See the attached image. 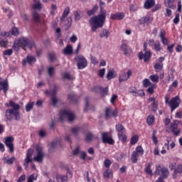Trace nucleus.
<instances>
[{"instance_id":"obj_9","label":"nucleus","mask_w":182,"mask_h":182,"mask_svg":"<svg viewBox=\"0 0 182 182\" xmlns=\"http://www.w3.org/2000/svg\"><path fill=\"white\" fill-rule=\"evenodd\" d=\"M180 97L178 96H176L169 101L168 106L171 107V112H174L180 106Z\"/></svg>"},{"instance_id":"obj_3","label":"nucleus","mask_w":182,"mask_h":182,"mask_svg":"<svg viewBox=\"0 0 182 182\" xmlns=\"http://www.w3.org/2000/svg\"><path fill=\"white\" fill-rule=\"evenodd\" d=\"M10 107L12 109H8L6 110V117L7 120H12L14 116L16 120H19L21 119V115L19 114V109L21 106L18 104L15 103L14 101L9 102Z\"/></svg>"},{"instance_id":"obj_42","label":"nucleus","mask_w":182,"mask_h":182,"mask_svg":"<svg viewBox=\"0 0 182 182\" xmlns=\"http://www.w3.org/2000/svg\"><path fill=\"white\" fill-rule=\"evenodd\" d=\"M154 49L156 52L161 50V45L160 44V41H156L154 43Z\"/></svg>"},{"instance_id":"obj_26","label":"nucleus","mask_w":182,"mask_h":182,"mask_svg":"<svg viewBox=\"0 0 182 182\" xmlns=\"http://www.w3.org/2000/svg\"><path fill=\"white\" fill-rule=\"evenodd\" d=\"M109 36H110V31H109V30L105 28L102 29V31L100 34V36L101 38H105V39H107V38H109Z\"/></svg>"},{"instance_id":"obj_21","label":"nucleus","mask_w":182,"mask_h":182,"mask_svg":"<svg viewBox=\"0 0 182 182\" xmlns=\"http://www.w3.org/2000/svg\"><path fill=\"white\" fill-rule=\"evenodd\" d=\"M182 174V165H178L176 168L174 169L173 173V178H176L178 177V176H181Z\"/></svg>"},{"instance_id":"obj_23","label":"nucleus","mask_w":182,"mask_h":182,"mask_svg":"<svg viewBox=\"0 0 182 182\" xmlns=\"http://www.w3.org/2000/svg\"><path fill=\"white\" fill-rule=\"evenodd\" d=\"M64 55H72L73 53V47L69 44L63 50Z\"/></svg>"},{"instance_id":"obj_38","label":"nucleus","mask_w":182,"mask_h":182,"mask_svg":"<svg viewBox=\"0 0 182 182\" xmlns=\"http://www.w3.org/2000/svg\"><path fill=\"white\" fill-rule=\"evenodd\" d=\"M33 19L34 22H36V23H39V22H41V17L39 16V14L36 12L33 13Z\"/></svg>"},{"instance_id":"obj_20","label":"nucleus","mask_w":182,"mask_h":182,"mask_svg":"<svg viewBox=\"0 0 182 182\" xmlns=\"http://www.w3.org/2000/svg\"><path fill=\"white\" fill-rule=\"evenodd\" d=\"M102 141L103 143H108V144H113L114 143L113 139L107 136V133L102 134Z\"/></svg>"},{"instance_id":"obj_28","label":"nucleus","mask_w":182,"mask_h":182,"mask_svg":"<svg viewBox=\"0 0 182 182\" xmlns=\"http://www.w3.org/2000/svg\"><path fill=\"white\" fill-rule=\"evenodd\" d=\"M110 116H116V112L111 110L109 108L105 109V117H110Z\"/></svg>"},{"instance_id":"obj_47","label":"nucleus","mask_w":182,"mask_h":182,"mask_svg":"<svg viewBox=\"0 0 182 182\" xmlns=\"http://www.w3.org/2000/svg\"><path fill=\"white\" fill-rule=\"evenodd\" d=\"M139 141V136L137 135H134L131 138L130 143L131 144H136Z\"/></svg>"},{"instance_id":"obj_62","label":"nucleus","mask_w":182,"mask_h":182,"mask_svg":"<svg viewBox=\"0 0 182 182\" xmlns=\"http://www.w3.org/2000/svg\"><path fill=\"white\" fill-rule=\"evenodd\" d=\"M171 122V121L170 119H168V118H166V119H165V121H164V124H165L166 129H168V128L170 127H168V125L170 124Z\"/></svg>"},{"instance_id":"obj_46","label":"nucleus","mask_w":182,"mask_h":182,"mask_svg":"<svg viewBox=\"0 0 182 182\" xmlns=\"http://www.w3.org/2000/svg\"><path fill=\"white\" fill-rule=\"evenodd\" d=\"M11 33L14 36H18V35H19V31L16 27H14L11 31Z\"/></svg>"},{"instance_id":"obj_48","label":"nucleus","mask_w":182,"mask_h":182,"mask_svg":"<svg viewBox=\"0 0 182 182\" xmlns=\"http://www.w3.org/2000/svg\"><path fill=\"white\" fill-rule=\"evenodd\" d=\"M106 73V68H102L98 71V76L100 77H104Z\"/></svg>"},{"instance_id":"obj_16","label":"nucleus","mask_w":182,"mask_h":182,"mask_svg":"<svg viewBox=\"0 0 182 182\" xmlns=\"http://www.w3.org/2000/svg\"><path fill=\"white\" fill-rule=\"evenodd\" d=\"M151 56V53L150 51H146L144 54H143V52H140L139 54V59L140 60H141V59H144V62H148Z\"/></svg>"},{"instance_id":"obj_13","label":"nucleus","mask_w":182,"mask_h":182,"mask_svg":"<svg viewBox=\"0 0 182 182\" xmlns=\"http://www.w3.org/2000/svg\"><path fill=\"white\" fill-rule=\"evenodd\" d=\"M35 62H36V58L31 54H28L26 59L23 60V66H26V63L33 65V63H35Z\"/></svg>"},{"instance_id":"obj_5","label":"nucleus","mask_w":182,"mask_h":182,"mask_svg":"<svg viewBox=\"0 0 182 182\" xmlns=\"http://www.w3.org/2000/svg\"><path fill=\"white\" fill-rule=\"evenodd\" d=\"M155 174L161 176L162 178H167L170 176V171L168 168L161 166V165H157L156 166Z\"/></svg>"},{"instance_id":"obj_45","label":"nucleus","mask_w":182,"mask_h":182,"mask_svg":"<svg viewBox=\"0 0 182 182\" xmlns=\"http://www.w3.org/2000/svg\"><path fill=\"white\" fill-rule=\"evenodd\" d=\"M145 171L149 176H153V171H151V164H148V167L145 168Z\"/></svg>"},{"instance_id":"obj_15","label":"nucleus","mask_w":182,"mask_h":182,"mask_svg":"<svg viewBox=\"0 0 182 182\" xmlns=\"http://www.w3.org/2000/svg\"><path fill=\"white\" fill-rule=\"evenodd\" d=\"M120 49L122 52H124V55H126L127 56L130 55V53H132L133 52V50L130 48H129L127 44L125 43H123L121 45Z\"/></svg>"},{"instance_id":"obj_44","label":"nucleus","mask_w":182,"mask_h":182,"mask_svg":"<svg viewBox=\"0 0 182 182\" xmlns=\"http://www.w3.org/2000/svg\"><path fill=\"white\" fill-rule=\"evenodd\" d=\"M97 6H95L92 10H89L87 14L88 16H92V15H94L95 12L97 11Z\"/></svg>"},{"instance_id":"obj_2","label":"nucleus","mask_w":182,"mask_h":182,"mask_svg":"<svg viewBox=\"0 0 182 182\" xmlns=\"http://www.w3.org/2000/svg\"><path fill=\"white\" fill-rule=\"evenodd\" d=\"M106 21V11L101 10L100 14L92 16L89 21L92 32H96L99 28H103Z\"/></svg>"},{"instance_id":"obj_22","label":"nucleus","mask_w":182,"mask_h":182,"mask_svg":"<svg viewBox=\"0 0 182 182\" xmlns=\"http://www.w3.org/2000/svg\"><path fill=\"white\" fill-rule=\"evenodd\" d=\"M110 18L113 21L123 19V18H124V13H117L115 14H111Z\"/></svg>"},{"instance_id":"obj_25","label":"nucleus","mask_w":182,"mask_h":182,"mask_svg":"<svg viewBox=\"0 0 182 182\" xmlns=\"http://www.w3.org/2000/svg\"><path fill=\"white\" fill-rule=\"evenodd\" d=\"M154 0H146L144 5V8L145 9H150V8H153L154 6Z\"/></svg>"},{"instance_id":"obj_19","label":"nucleus","mask_w":182,"mask_h":182,"mask_svg":"<svg viewBox=\"0 0 182 182\" xmlns=\"http://www.w3.org/2000/svg\"><path fill=\"white\" fill-rule=\"evenodd\" d=\"M73 15L75 22H77V21H80V19L83 18V11L80 10H75L73 12Z\"/></svg>"},{"instance_id":"obj_40","label":"nucleus","mask_w":182,"mask_h":182,"mask_svg":"<svg viewBox=\"0 0 182 182\" xmlns=\"http://www.w3.org/2000/svg\"><path fill=\"white\" fill-rule=\"evenodd\" d=\"M33 106H35V102H28L26 105V112H31V110H32V109H33Z\"/></svg>"},{"instance_id":"obj_59","label":"nucleus","mask_w":182,"mask_h":182,"mask_svg":"<svg viewBox=\"0 0 182 182\" xmlns=\"http://www.w3.org/2000/svg\"><path fill=\"white\" fill-rule=\"evenodd\" d=\"M91 63H92V65H98L99 64V61L97 60V58H96V57H91Z\"/></svg>"},{"instance_id":"obj_55","label":"nucleus","mask_w":182,"mask_h":182,"mask_svg":"<svg viewBox=\"0 0 182 182\" xmlns=\"http://www.w3.org/2000/svg\"><path fill=\"white\" fill-rule=\"evenodd\" d=\"M14 51L12 50V49H8L3 53V55L4 56H11V55H12Z\"/></svg>"},{"instance_id":"obj_49","label":"nucleus","mask_w":182,"mask_h":182,"mask_svg":"<svg viewBox=\"0 0 182 182\" xmlns=\"http://www.w3.org/2000/svg\"><path fill=\"white\" fill-rule=\"evenodd\" d=\"M104 166L106 168H109L110 166H112V161L109 159H105L104 161Z\"/></svg>"},{"instance_id":"obj_30","label":"nucleus","mask_w":182,"mask_h":182,"mask_svg":"<svg viewBox=\"0 0 182 182\" xmlns=\"http://www.w3.org/2000/svg\"><path fill=\"white\" fill-rule=\"evenodd\" d=\"M69 12H70V9H69V7L65 8V9L63 11V16L60 18L61 22H63V21H65L66 16L69 15Z\"/></svg>"},{"instance_id":"obj_52","label":"nucleus","mask_w":182,"mask_h":182,"mask_svg":"<svg viewBox=\"0 0 182 182\" xmlns=\"http://www.w3.org/2000/svg\"><path fill=\"white\" fill-rule=\"evenodd\" d=\"M155 89H156V85H151V87H149L147 89V92H148V93H150V95H153V93H154V90Z\"/></svg>"},{"instance_id":"obj_37","label":"nucleus","mask_w":182,"mask_h":182,"mask_svg":"<svg viewBox=\"0 0 182 182\" xmlns=\"http://www.w3.org/2000/svg\"><path fill=\"white\" fill-rule=\"evenodd\" d=\"M147 124L149 126H151L154 123V115H149L146 119Z\"/></svg>"},{"instance_id":"obj_58","label":"nucleus","mask_w":182,"mask_h":182,"mask_svg":"<svg viewBox=\"0 0 182 182\" xmlns=\"http://www.w3.org/2000/svg\"><path fill=\"white\" fill-rule=\"evenodd\" d=\"M93 136L92 135V133H88L85 135V140L86 141H90L92 140Z\"/></svg>"},{"instance_id":"obj_31","label":"nucleus","mask_w":182,"mask_h":182,"mask_svg":"<svg viewBox=\"0 0 182 182\" xmlns=\"http://www.w3.org/2000/svg\"><path fill=\"white\" fill-rule=\"evenodd\" d=\"M149 79L154 83H159V79H160V77L159 76V75L155 74V75H150Z\"/></svg>"},{"instance_id":"obj_1","label":"nucleus","mask_w":182,"mask_h":182,"mask_svg":"<svg viewBox=\"0 0 182 182\" xmlns=\"http://www.w3.org/2000/svg\"><path fill=\"white\" fill-rule=\"evenodd\" d=\"M33 154V151L32 149H28L27 154L26 155V159L24 160L23 166L25 168H28L29 166V163H32V161H37V163H42L43 161V159H45V152L41 146L37 145L36 146V151L34 152V156L32 159V156Z\"/></svg>"},{"instance_id":"obj_35","label":"nucleus","mask_w":182,"mask_h":182,"mask_svg":"<svg viewBox=\"0 0 182 182\" xmlns=\"http://www.w3.org/2000/svg\"><path fill=\"white\" fill-rule=\"evenodd\" d=\"M142 85H143L144 87H149V86H151L153 85V83H151V82H150V80L145 78L142 81Z\"/></svg>"},{"instance_id":"obj_63","label":"nucleus","mask_w":182,"mask_h":182,"mask_svg":"<svg viewBox=\"0 0 182 182\" xmlns=\"http://www.w3.org/2000/svg\"><path fill=\"white\" fill-rule=\"evenodd\" d=\"M172 14H173V11H171V9H166L165 16H171Z\"/></svg>"},{"instance_id":"obj_57","label":"nucleus","mask_w":182,"mask_h":182,"mask_svg":"<svg viewBox=\"0 0 182 182\" xmlns=\"http://www.w3.org/2000/svg\"><path fill=\"white\" fill-rule=\"evenodd\" d=\"M80 130V128H79V127H75L71 129V133H73V134H75L76 136V134L79 133Z\"/></svg>"},{"instance_id":"obj_29","label":"nucleus","mask_w":182,"mask_h":182,"mask_svg":"<svg viewBox=\"0 0 182 182\" xmlns=\"http://www.w3.org/2000/svg\"><path fill=\"white\" fill-rule=\"evenodd\" d=\"M153 19L149 16L144 17L141 19V23H146V25H149V23H151Z\"/></svg>"},{"instance_id":"obj_51","label":"nucleus","mask_w":182,"mask_h":182,"mask_svg":"<svg viewBox=\"0 0 182 182\" xmlns=\"http://www.w3.org/2000/svg\"><path fill=\"white\" fill-rule=\"evenodd\" d=\"M48 73L49 76H53V75H55V68L49 67L48 68Z\"/></svg>"},{"instance_id":"obj_17","label":"nucleus","mask_w":182,"mask_h":182,"mask_svg":"<svg viewBox=\"0 0 182 182\" xmlns=\"http://www.w3.org/2000/svg\"><path fill=\"white\" fill-rule=\"evenodd\" d=\"M117 76V73H116V70L114 69H109L107 70V73L106 75V77L107 80H112V79H114Z\"/></svg>"},{"instance_id":"obj_32","label":"nucleus","mask_w":182,"mask_h":182,"mask_svg":"<svg viewBox=\"0 0 182 182\" xmlns=\"http://www.w3.org/2000/svg\"><path fill=\"white\" fill-rule=\"evenodd\" d=\"M4 163H6V164H14V161H15V160H16V159H15L14 156L8 159L6 157L3 159Z\"/></svg>"},{"instance_id":"obj_61","label":"nucleus","mask_w":182,"mask_h":182,"mask_svg":"<svg viewBox=\"0 0 182 182\" xmlns=\"http://www.w3.org/2000/svg\"><path fill=\"white\" fill-rule=\"evenodd\" d=\"M180 22V14H176L174 19H173V23H178Z\"/></svg>"},{"instance_id":"obj_10","label":"nucleus","mask_w":182,"mask_h":182,"mask_svg":"<svg viewBox=\"0 0 182 182\" xmlns=\"http://www.w3.org/2000/svg\"><path fill=\"white\" fill-rule=\"evenodd\" d=\"M45 95H48V96H52L51 97V102L53 106H56V105H58V102H59V100L58 99V97H56V96H55L56 95V90L50 92L49 90H46L45 92Z\"/></svg>"},{"instance_id":"obj_34","label":"nucleus","mask_w":182,"mask_h":182,"mask_svg":"<svg viewBox=\"0 0 182 182\" xmlns=\"http://www.w3.org/2000/svg\"><path fill=\"white\" fill-rule=\"evenodd\" d=\"M135 151L138 152V154H139V157L143 156L144 154V150L143 149V147H141V146H138L136 148Z\"/></svg>"},{"instance_id":"obj_33","label":"nucleus","mask_w":182,"mask_h":182,"mask_svg":"<svg viewBox=\"0 0 182 182\" xmlns=\"http://www.w3.org/2000/svg\"><path fill=\"white\" fill-rule=\"evenodd\" d=\"M104 177L105 178H110L111 177H113V173L112 172V170L110 169H107L104 173H103Z\"/></svg>"},{"instance_id":"obj_56","label":"nucleus","mask_w":182,"mask_h":182,"mask_svg":"<svg viewBox=\"0 0 182 182\" xmlns=\"http://www.w3.org/2000/svg\"><path fill=\"white\" fill-rule=\"evenodd\" d=\"M7 44L8 41H6V39L0 38V46H2V48H5Z\"/></svg>"},{"instance_id":"obj_27","label":"nucleus","mask_w":182,"mask_h":182,"mask_svg":"<svg viewBox=\"0 0 182 182\" xmlns=\"http://www.w3.org/2000/svg\"><path fill=\"white\" fill-rule=\"evenodd\" d=\"M137 157H140V154H139L138 152H136V151H134L132 152V156H131V160L132 161V163H136L137 162Z\"/></svg>"},{"instance_id":"obj_12","label":"nucleus","mask_w":182,"mask_h":182,"mask_svg":"<svg viewBox=\"0 0 182 182\" xmlns=\"http://www.w3.org/2000/svg\"><path fill=\"white\" fill-rule=\"evenodd\" d=\"M132 75V70H128L126 72H122L119 75V82H126V80H129L130 76Z\"/></svg>"},{"instance_id":"obj_6","label":"nucleus","mask_w":182,"mask_h":182,"mask_svg":"<svg viewBox=\"0 0 182 182\" xmlns=\"http://www.w3.org/2000/svg\"><path fill=\"white\" fill-rule=\"evenodd\" d=\"M65 119H68V122H73L75 120V114L68 109L61 111L60 112V119L65 120Z\"/></svg>"},{"instance_id":"obj_54","label":"nucleus","mask_w":182,"mask_h":182,"mask_svg":"<svg viewBox=\"0 0 182 182\" xmlns=\"http://www.w3.org/2000/svg\"><path fill=\"white\" fill-rule=\"evenodd\" d=\"M64 79H68V80H73V76L70 75L69 73H65L63 75Z\"/></svg>"},{"instance_id":"obj_39","label":"nucleus","mask_w":182,"mask_h":182,"mask_svg":"<svg viewBox=\"0 0 182 182\" xmlns=\"http://www.w3.org/2000/svg\"><path fill=\"white\" fill-rule=\"evenodd\" d=\"M118 137L122 143H126V141H127V136L125 134L118 133Z\"/></svg>"},{"instance_id":"obj_24","label":"nucleus","mask_w":182,"mask_h":182,"mask_svg":"<svg viewBox=\"0 0 182 182\" xmlns=\"http://www.w3.org/2000/svg\"><path fill=\"white\" fill-rule=\"evenodd\" d=\"M176 0H164V5L166 8H171V9H176V5H173Z\"/></svg>"},{"instance_id":"obj_11","label":"nucleus","mask_w":182,"mask_h":182,"mask_svg":"<svg viewBox=\"0 0 182 182\" xmlns=\"http://www.w3.org/2000/svg\"><path fill=\"white\" fill-rule=\"evenodd\" d=\"M73 176V175L72 174V172L68 171L67 173V176L57 175L56 176V181H57V182H68V177L69 178H72Z\"/></svg>"},{"instance_id":"obj_36","label":"nucleus","mask_w":182,"mask_h":182,"mask_svg":"<svg viewBox=\"0 0 182 182\" xmlns=\"http://www.w3.org/2000/svg\"><path fill=\"white\" fill-rule=\"evenodd\" d=\"M34 5L33 6V8L34 9H37L38 11H41L42 9V4H41V2L38 1H36V0H34Z\"/></svg>"},{"instance_id":"obj_53","label":"nucleus","mask_w":182,"mask_h":182,"mask_svg":"<svg viewBox=\"0 0 182 182\" xmlns=\"http://www.w3.org/2000/svg\"><path fill=\"white\" fill-rule=\"evenodd\" d=\"M158 107H159V102L158 101H154V102H152V109H151V110L153 112H156V110H157Z\"/></svg>"},{"instance_id":"obj_41","label":"nucleus","mask_w":182,"mask_h":182,"mask_svg":"<svg viewBox=\"0 0 182 182\" xmlns=\"http://www.w3.org/2000/svg\"><path fill=\"white\" fill-rule=\"evenodd\" d=\"M116 129L118 132V133L121 134L124 132V127L122 124H118L116 125Z\"/></svg>"},{"instance_id":"obj_64","label":"nucleus","mask_w":182,"mask_h":182,"mask_svg":"<svg viewBox=\"0 0 182 182\" xmlns=\"http://www.w3.org/2000/svg\"><path fill=\"white\" fill-rule=\"evenodd\" d=\"M26 178V176L25 175H21V176L19 177V178H18V180L17 181V182H23V181H25Z\"/></svg>"},{"instance_id":"obj_18","label":"nucleus","mask_w":182,"mask_h":182,"mask_svg":"<svg viewBox=\"0 0 182 182\" xmlns=\"http://www.w3.org/2000/svg\"><path fill=\"white\" fill-rule=\"evenodd\" d=\"M8 81L2 80V79L0 77V92L1 90H3L4 95H6V92H8Z\"/></svg>"},{"instance_id":"obj_4","label":"nucleus","mask_w":182,"mask_h":182,"mask_svg":"<svg viewBox=\"0 0 182 182\" xmlns=\"http://www.w3.org/2000/svg\"><path fill=\"white\" fill-rule=\"evenodd\" d=\"M19 48L25 49L26 48H35V43L33 42H30L29 40L26 38H21L19 40H17L14 42V48L15 50H19Z\"/></svg>"},{"instance_id":"obj_50","label":"nucleus","mask_w":182,"mask_h":182,"mask_svg":"<svg viewBox=\"0 0 182 182\" xmlns=\"http://www.w3.org/2000/svg\"><path fill=\"white\" fill-rule=\"evenodd\" d=\"M38 178V176L36 174H32L28 177V182H33L35 180Z\"/></svg>"},{"instance_id":"obj_43","label":"nucleus","mask_w":182,"mask_h":182,"mask_svg":"<svg viewBox=\"0 0 182 182\" xmlns=\"http://www.w3.org/2000/svg\"><path fill=\"white\" fill-rule=\"evenodd\" d=\"M154 69L156 70V72H159V70H161V69H163V63H156L154 65Z\"/></svg>"},{"instance_id":"obj_7","label":"nucleus","mask_w":182,"mask_h":182,"mask_svg":"<svg viewBox=\"0 0 182 182\" xmlns=\"http://www.w3.org/2000/svg\"><path fill=\"white\" fill-rule=\"evenodd\" d=\"M178 124H180V121L174 120L172 123H171L169 127H168V132H171L174 136H178L180 134V129H178Z\"/></svg>"},{"instance_id":"obj_14","label":"nucleus","mask_w":182,"mask_h":182,"mask_svg":"<svg viewBox=\"0 0 182 182\" xmlns=\"http://www.w3.org/2000/svg\"><path fill=\"white\" fill-rule=\"evenodd\" d=\"M14 137L9 136L5 139V144L9 149L10 153L14 151Z\"/></svg>"},{"instance_id":"obj_60","label":"nucleus","mask_w":182,"mask_h":182,"mask_svg":"<svg viewBox=\"0 0 182 182\" xmlns=\"http://www.w3.org/2000/svg\"><path fill=\"white\" fill-rule=\"evenodd\" d=\"M159 38H161V39H164V38H166V31L164 30H161L159 33Z\"/></svg>"},{"instance_id":"obj_8","label":"nucleus","mask_w":182,"mask_h":182,"mask_svg":"<svg viewBox=\"0 0 182 182\" xmlns=\"http://www.w3.org/2000/svg\"><path fill=\"white\" fill-rule=\"evenodd\" d=\"M75 60L77 62L78 69H85L87 66V60L83 55H77Z\"/></svg>"}]
</instances>
